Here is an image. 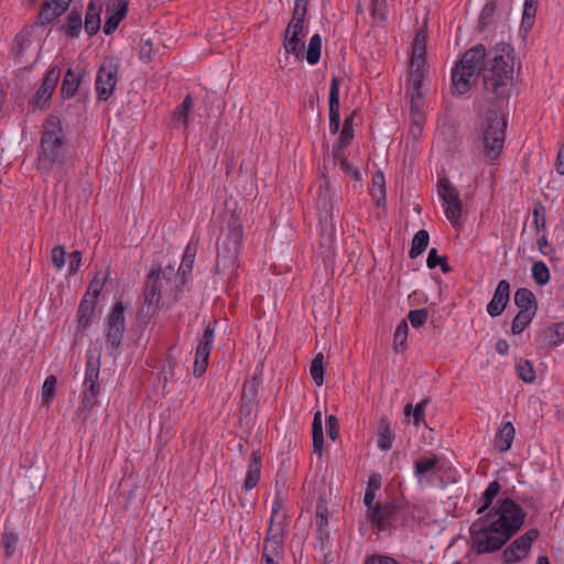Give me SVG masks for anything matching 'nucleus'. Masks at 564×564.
<instances>
[{
    "label": "nucleus",
    "instance_id": "nucleus-1",
    "mask_svg": "<svg viewBox=\"0 0 564 564\" xmlns=\"http://www.w3.org/2000/svg\"><path fill=\"white\" fill-rule=\"evenodd\" d=\"M481 73L487 93L496 99L509 98L514 74L512 46L501 42L489 51L482 44L467 50L452 68L453 91L458 95L468 93Z\"/></svg>",
    "mask_w": 564,
    "mask_h": 564
},
{
    "label": "nucleus",
    "instance_id": "nucleus-2",
    "mask_svg": "<svg viewBox=\"0 0 564 564\" xmlns=\"http://www.w3.org/2000/svg\"><path fill=\"white\" fill-rule=\"evenodd\" d=\"M525 517L522 507L511 498L498 499L496 506L470 527L476 553L500 550L522 528Z\"/></svg>",
    "mask_w": 564,
    "mask_h": 564
},
{
    "label": "nucleus",
    "instance_id": "nucleus-3",
    "mask_svg": "<svg viewBox=\"0 0 564 564\" xmlns=\"http://www.w3.org/2000/svg\"><path fill=\"white\" fill-rule=\"evenodd\" d=\"M73 158L61 119L50 115L43 123L36 159L37 171L44 176L53 175L61 181L63 171L73 164Z\"/></svg>",
    "mask_w": 564,
    "mask_h": 564
},
{
    "label": "nucleus",
    "instance_id": "nucleus-4",
    "mask_svg": "<svg viewBox=\"0 0 564 564\" xmlns=\"http://www.w3.org/2000/svg\"><path fill=\"white\" fill-rule=\"evenodd\" d=\"M405 524L401 517V506L394 500H378L370 510L360 511L357 519V530L361 538L378 539L382 533L392 534L399 527Z\"/></svg>",
    "mask_w": 564,
    "mask_h": 564
},
{
    "label": "nucleus",
    "instance_id": "nucleus-5",
    "mask_svg": "<svg viewBox=\"0 0 564 564\" xmlns=\"http://www.w3.org/2000/svg\"><path fill=\"white\" fill-rule=\"evenodd\" d=\"M243 228L240 219L231 214L221 229V239L217 247L216 267L223 270L234 268L240 253Z\"/></svg>",
    "mask_w": 564,
    "mask_h": 564
},
{
    "label": "nucleus",
    "instance_id": "nucleus-6",
    "mask_svg": "<svg viewBox=\"0 0 564 564\" xmlns=\"http://www.w3.org/2000/svg\"><path fill=\"white\" fill-rule=\"evenodd\" d=\"M480 131L484 155L488 162L495 163L503 148L506 122L496 111H488Z\"/></svg>",
    "mask_w": 564,
    "mask_h": 564
},
{
    "label": "nucleus",
    "instance_id": "nucleus-7",
    "mask_svg": "<svg viewBox=\"0 0 564 564\" xmlns=\"http://www.w3.org/2000/svg\"><path fill=\"white\" fill-rule=\"evenodd\" d=\"M119 59L106 57L96 72L95 93L98 101H108L115 94L119 80Z\"/></svg>",
    "mask_w": 564,
    "mask_h": 564
},
{
    "label": "nucleus",
    "instance_id": "nucleus-8",
    "mask_svg": "<svg viewBox=\"0 0 564 564\" xmlns=\"http://www.w3.org/2000/svg\"><path fill=\"white\" fill-rule=\"evenodd\" d=\"M127 305L122 301L113 304L109 313L106 329V346L110 354H119L126 334L124 311Z\"/></svg>",
    "mask_w": 564,
    "mask_h": 564
},
{
    "label": "nucleus",
    "instance_id": "nucleus-9",
    "mask_svg": "<svg viewBox=\"0 0 564 564\" xmlns=\"http://www.w3.org/2000/svg\"><path fill=\"white\" fill-rule=\"evenodd\" d=\"M172 274L173 270L171 269V272H169V268L163 271L161 268H155L148 273L143 291L148 313L154 314L162 307V291L164 284L171 281L170 275Z\"/></svg>",
    "mask_w": 564,
    "mask_h": 564
},
{
    "label": "nucleus",
    "instance_id": "nucleus-10",
    "mask_svg": "<svg viewBox=\"0 0 564 564\" xmlns=\"http://www.w3.org/2000/svg\"><path fill=\"white\" fill-rule=\"evenodd\" d=\"M100 361L88 357L85 364L84 390L82 393L80 410L88 414L96 405L100 393L99 380Z\"/></svg>",
    "mask_w": 564,
    "mask_h": 564
},
{
    "label": "nucleus",
    "instance_id": "nucleus-11",
    "mask_svg": "<svg viewBox=\"0 0 564 564\" xmlns=\"http://www.w3.org/2000/svg\"><path fill=\"white\" fill-rule=\"evenodd\" d=\"M216 324V321L204 323V330L195 349L193 364V375L195 378L203 377L207 371L209 356L215 341Z\"/></svg>",
    "mask_w": 564,
    "mask_h": 564
},
{
    "label": "nucleus",
    "instance_id": "nucleus-12",
    "mask_svg": "<svg viewBox=\"0 0 564 564\" xmlns=\"http://www.w3.org/2000/svg\"><path fill=\"white\" fill-rule=\"evenodd\" d=\"M437 194L442 202V207L446 218L449 220L452 226L456 227L459 223L463 210L458 189L447 177H442L438 181Z\"/></svg>",
    "mask_w": 564,
    "mask_h": 564
},
{
    "label": "nucleus",
    "instance_id": "nucleus-13",
    "mask_svg": "<svg viewBox=\"0 0 564 564\" xmlns=\"http://www.w3.org/2000/svg\"><path fill=\"white\" fill-rule=\"evenodd\" d=\"M286 511L281 491L274 494L267 539L284 543L286 538Z\"/></svg>",
    "mask_w": 564,
    "mask_h": 564
},
{
    "label": "nucleus",
    "instance_id": "nucleus-14",
    "mask_svg": "<svg viewBox=\"0 0 564 564\" xmlns=\"http://www.w3.org/2000/svg\"><path fill=\"white\" fill-rule=\"evenodd\" d=\"M61 77V69L58 66L51 67L33 97L29 100V106L43 110L47 107L51 97L57 86Z\"/></svg>",
    "mask_w": 564,
    "mask_h": 564
},
{
    "label": "nucleus",
    "instance_id": "nucleus-15",
    "mask_svg": "<svg viewBox=\"0 0 564 564\" xmlns=\"http://www.w3.org/2000/svg\"><path fill=\"white\" fill-rule=\"evenodd\" d=\"M539 530L530 529L516 540L503 551L505 562L516 563L524 558L532 546V543L538 539Z\"/></svg>",
    "mask_w": 564,
    "mask_h": 564
},
{
    "label": "nucleus",
    "instance_id": "nucleus-16",
    "mask_svg": "<svg viewBox=\"0 0 564 564\" xmlns=\"http://www.w3.org/2000/svg\"><path fill=\"white\" fill-rule=\"evenodd\" d=\"M128 13L127 0H109L106 9V21L104 24V33L106 35L112 34L119 23L124 19Z\"/></svg>",
    "mask_w": 564,
    "mask_h": 564
},
{
    "label": "nucleus",
    "instance_id": "nucleus-17",
    "mask_svg": "<svg viewBox=\"0 0 564 564\" xmlns=\"http://www.w3.org/2000/svg\"><path fill=\"white\" fill-rule=\"evenodd\" d=\"M510 301V283L507 280H500L494 292V295L487 304L486 311L490 317L500 316Z\"/></svg>",
    "mask_w": 564,
    "mask_h": 564
},
{
    "label": "nucleus",
    "instance_id": "nucleus-18",
    "mask_svg": "<svg viewBox=\"0 0 564 564\" xmlns=\"http://www.w3.org/2000/svg\"><path fill=\"white\" fill-rule=\"evenodd\" d=\"M329 132L336 134L340 129V101H339V80L334 76L329 85Z\"/></svg>",
    "mask_w": 564,
    "mask_h": 564
},
{
    "label": "nucleus",
    "instance_id": "nucleus-19",
    "mask_svg": "<svg viewBox=\"0 0 564 564\" xmlns=\"http://www.w3.org/2000/svg\"><path fill=\"white\" fill-rule=\"evenodd\" d=\"M262 459L260 451H252L249 457L248 469L243 481V489L249 491L257 487L261 477Z\"/></svg>",
    "mask_w": 564,
    "mask_h": 564
},
{
    "label": "nucleus",
    "instance_id": "nucleus-20",
    "mask_svg": "<svg viewBox=\"0 0 564 564\" xmlns=\"http://www.w3.org/2000/svg\"><path fill=\"white\" fill-rule=\"evenodd\" d=\"M516 436V429L512 422L503 423L495 434L494 447L500 453L509 451Z\"/></svg>",
    "mask_w": 564,
    "mask_h": 564
},
{
    "label": "nucleus",
    "instance_id": "nucleus-21",
    "mask_svg": "<svg viewBox=\"0 0 564 564\" xmlns=\"http://www.w3.org/2000/svg\"><path fill=\"white\" fill-rule=\"evenodd\" d=\"M283 553L284 543L264 538L260 564H280Z\"/></svg>",
    "mask_w": 564,
    "mask_h": 564
},
{
    "label": "nucleus",
    "instance_id": "nucleus-22",
    "mask_svg": "<svg viewBox=\"0 0 564 564\" xmlns=\"http://www.w3.org/2000/svg\"><path fill=\"white\" fill-rule=\"evenodd\" d=\"M64 12L57 11V8L52 7L51 2H44L41 6L36 20L30 25L31 31L37 32L40 29L47 28L55 19L61 17Z\"/></svg>",
    "mask_w": 564,
    "mask_h": 564
},
{
    "label": "nucleus",
    "instance_id": "nucleus-23",
    "mask_svg": "<svg viewBox=\"0 0 564 564\" xmlns=\"http://www.w3.org/2000/svg\"><path fill=\"white\" fill-rule=\"evenodd\" d=\"M100 12L101 4L90 0L87 6L84 23L85 31L89 36H94L100 29Z\"/></svg>",
    "mask_w": 564,
    "mask_h": 564
},
{
    "label": "nucleus",
    "instance_id": "nucleus-24",
    "mask_svg": "<svg viewBox=\"0 0 564 564\" xmlns=\"http://www.w3.org/2000/svg\"><path fill=\"white\" fill-rule=\"evenodd\" d=\"M438 464L436 455L432 454L430 457H423L414 462L413 473L419 484H430L431 480L426 478V475L432 471Z\"/></svg>",
    "mask_w": 564,
    "mask_h": 564
},
{
    "label": "nucleus",
    "instance_id": "nucleus-25",
    "mask_svg": "<svg viewBox=\"0 0 564 564\" xmlns=\"http://www.w3.org/2000/svg\"><path fill=\"white\" fill-rule=\"evenodd\" d=\"M514 304L521 312L536 313L538 303L533 292L527 288H520L514 293Z\"/></svg>",
    "mask_w": 564,
    "mask_h": 564
},
{
    "label": "nucleus",
    "instance_id": "nucleus-26",
    "mask_svg": "<svg viewBox=\"0 0 564 564\" xmlns=\"http://www.w3.org/2000/svg\"><path fill=\"white\" fill-rule=\"evenodd\" d=\"M312 441H313V452L318 456L323 455L324 452V431H323V420L322 412L316 411L314 413L313 422H312Z\"/></svg>",
    "mask_w": 564,
    "mask_h": 564
},
{
    "label": "nucleus",
    "instance_id": "nucleus-27",
    "mask_svg": "<svg viewBox=\"0 0 564 564\" xmlns=\"http://www.w3.org/2000/svg\"><path fill=\"white\" fill-rule=\"evenodd\" d=\"M500 489L501 486L497 480H492L489 482L480 498L481 505L477 509V514L484 517L486 512H488L491 509V505L495 498L498 496Z\"/></svg>",
    "mask_w": 564,
    "mask_h": 564
},
{
    "label": "nucleus",
    "instance_id": "nucleus-28",
    "mask_svg": "<svg viewBox=\"0 0 564 564\" xmlns=\"http://www.w3.org/2000/svg\"><path fill=\"white\" fill-rule=\"evenodd\" d=\"M82 76L75 74L72 68H68L64 75L61 93L64 99L73 98L80 85Z\"/></svg>",
    "mask_w": 564,
    "mask_h": 564
},
{
    "label": "nucleus",
    "instance_id": "nucleus-29",
    "mask_svg": "<svg viewBox=\"0 0 564 564\" xmlns=\"http://www.w3.org/2000/svg\"><path fill=\"white\" fill-rule=\"evenodd\" d=\"M82 28L83 19L80 12L72 10L61 29L68 37L75 39L79 36Z\"/></svg>",
    "mask_w": 564,
    "mask_h": 564
},
{
    "label": "nucleus",
    "instance_id": "nucleus-30",
    "mask_svg": "<svg viewBox=\"0 0 564 564\" xmlns=\"http://www.w3.org/2000/svg\"><path fill=\"white\" fill-rule=\"evenodd\" d=\"M304 37L305 36L295 34L286 35L285 33L283 41L285 52L288 54L294 55L297 59H304Z\"/></svg>",
    "mask_w": 564,
    "mask_h": 564
},
{
    "label": "nucleus",
    "instance_id": "nucleus-31",
    "mask_svg": "<svg viewBox=\"0 0 564 564\" xmlns=\"http://www.w3.org/2000/svg\"><path fill=\"white\" fill-rule=\"evenodd\" d=\"M95 306L96 301L87 299V295H84L77 310L78 324L83 328H87L89 326Z\"/></svg>",
    "mask_w": 564,
    "mask_h": 564
},
{
    "label": "nucleus",
    "instance_id": "nucleus-32",
    "mask_svg": "<svg viewBox=\"0 0 564 564\" xmlns=\"http://www.w3.org/2000/svg\"><path fill=\"white\" fill-rule=\"evenodd\" d=\"M305 14H306V9L303 8V10L300 12L299 4L296 3L294 13H293V18L290 21V23L285 30L286 35L295 34V35L306 36L307 31L305 30V26H304Z\"/></svg>",
    "mask_w": 564,
    "mask_h": 564
},
{
    "label": "nucleus",
    "instance_id": "nucleus-33",
    "mask_svg": "<svg viewBox=\"0 0 564 564\" xmlns=\"http://www.w3.org/2000/svg\"><path fill=\"white\" fill-rule=\"evenodd\" d=\"M394 442V435L390 429V425L386 421H381L378 425L377 433V445L381 451H389L392 448Z\"/></svg>",
    "mask_w": 564,
    "mask_h": 564
},
{
    "label": "nucleus",
    "instance_id": "nucleus-34",
    "mask_svg": "<svg viewBox=\"0 0 564 564\" xmlns=\"http://www.w3.org/2000/svg\"><path fill=\"white\" fill-rule=\"evenodd\" d=\"M429 241H430L429 232L425 229L419 230L412 239L411 248L409 251V257L411 259H415L420 254H422L426 250V248L429 246Z\"/></svg>",
    "mask_w": 564,
    "mask_h": 564
},
{
    "label": "nucleus",
    "instance_id": "nucleus-35",
    "mask_svg": "<svg viewBox=\"0 0 564 564\" xmlns=\"http://www.w3.org/2000/svg\"><path fill=\"white\" fill-rule=\"evenodd\" d=\"M322 51V37L318 33L312 35L308 42L306 53L304 52V58L310 65H315L321 58Z\"/></svg>",
    "mask_w": 564,
    "mask_h": 564
},
{
    "label": "nucleus",
    "instance_id": "nucleus-36",
    "mask_svg": "<svg viewBox=\"0 0 564 564\" xmlns=\"http://www.w3.org/2000/svg\"><path fill=\"white\" fill-rule=\"evenodd\" d=\"M324 356L322 352H318L312 360L310 366V375L312 380L317 387L323 386L324 376H325V367H324Z\"/></svg>",
    "mask_w": 564,
    "mask_h": 564
},
{
    "label": "nucleus",
    "instance_id": "nucleus-37",
    "mask_svg": "<svg viewBox=\"0 0 564 564\" xmlns=\"http://www.w3.org/2000/svg\"><path fill=\"white\" fill-rule=\"evenodd\" d=\"M57 379L55 376H47L43 382L41 391V402L43 405L50 406L56 394Z\"/></svg>",
    "mask_w": 564,
    "mask_h": 564
},
{
    "label": "nucleus",
    "instance_id": "nucleus-38",
    "mask_svg": "<svg viewBox=\"0 0 564 564\" xmlns=\"http://www.w3.org/2000/svg\"><path fill=\"white\" fill-rule=\"evenodd\" d=\"M549 346L556 347L564 343V322H558L545 329Z\"/></svg>",
    "mask_w": 564,
    "mask_h": 564
},
{
    "label": "nucleus",
    "instance_id": "nucleus-39",
    "mask_svg": "<svg viewBox=\"0 0 564 564\" xmlns=\"http://www.w3.org/2000/svg\"><path fill=\"white\" fill-rule=\"evenodd\" d=\"M535 314L519 311L511 323V332L513 335H520L532 322Z\"/></svg>",
    "mask_w": 564,
    "mask_h": 564
},
{
    "label": "nucleus",
    "instance_id": "nucleus-40",
    "mask_svg": "<svg viewBox=\"0 0 564 564\" xmlns=\"http://www.w3.org/2000/svg\"><path fill=\"white\" fill-rule=\"evenodd\" d=\"M532 278L539 285H545L549 283L551 274L547 265L543 261H535L532 264Z\"/></svg>",
    "mask_w": 564,
    "mask_h": 564
},
{
    "label": "nucleus",
    "instance_id": "nucleus-41",
    "mask_svg": "<svg viewBox=\"0 0 564 564\" xmlns=\"http://www.w3.org/2000/svg\"><path fill=\"white\" fill-rule=\"evenodd\" d=\"M1 544L6 557H12L18 549L19 535L15 532H6L2 536Z\"/></svg>",
    "mask_w": 564,
    "mask_h": 564
},
{
    "label": "nucleus",
    "instance_id": "nucleus-42",
    "mask_svg": "<svg viewBox=\"0 0 564 564\" xmlns=\"http://www.w3.org/2000/svg\"><path fill=\"white\" fill-rule=\"evenodd\" d=\"M426 61H411V73L409 84L422 86L425 74Z\"/></svg>",
    "mask_w": 564,
    "mask_h": 564
},
{
    "label": "nucleus",
    "instance_id": "nucleus-43",
    "mask_svg": "<svg viewBox=\"0 0 564 564\" xmlns=\"http://www.w3.org/2000/svg\"><path fill=\"white\" fill-rule=\"evenodd\" d=\"M316 529H328V508L324 500H318L315 511Z\"/></svg>",
    "mask_w": 564,
    "mask_h": 564
},
{
    "label": "nucleus",
    "instance_id": "nucleus-44",
    "mask_svg": "<svg viewBox=\"0 0 564 564\" xmlns=\"http://www.w3.org/2000/svg\"><path fill=\"white\" fill-rule=\"evenodd\" d=\"M518 377L525 383H532L536 376L532 364L529 360H523L517 366Z\"/></svg>",
    "mask_w": 564,
    "mask_h": 564
},
{
    "label": "nucleus",
    "instance_id": "nucleus-45",
    "mask_svg": "<svg viewBox=\"0 0 564 564\" xmlns=\"http://www.w3.org/2000/svg\"><path fill=\"white\" fill-rule=\"evenodd\" d=\"M410 87L406 91V96L410 98L411 110L424 107V97L421 91L422 86L409 84Z\"/></svg>",
    "mask_w": 564,
    "mask_h": 564
},
{
    "label": "nucleus",
    "instance_id": "nucleus-46",
    "mask_svg": "<svg viewBox=\"0 0 564 564\" xmlns=\"http://www.w3.org/2000/svg\"><path fill=\"white\" fill-rule=\"evenodd\" d=\"M314 546L321 551H326L330 547V534L328 529H316Z\"/></svg>",
    "mask_w": 564,
    "mask_h": 564
},
{
    "label": "nucleus",
    "instance_id": "nucleus-47",
    "mask_svg": "<svg viewBox=\"0 0 564 564\" xmlns=\"http://www.w3.org/2000/svg\"><path fill=\"white\" fill-rule=\"evenodd\" d=\"M539 2L525 0L523 6L522 24L531 26L536 15Z\"/></svg>",
    "mask_w": 564,
    "mask_h": 564
},
{
    "label": "nucleus",
    "instance_id": "nucleus-48",
    "mask_svg": "<svg viewBox=\"0 0 564 564\" xmlns=\"http://www.w3.org/2000/svg\"><path fill=\"white\" fill-rule=\"evenodd\" d=\"M533 224L538 232L546 228L545 208L542 204H536L533 209Z\"/></svg>",
    "mask_w": 564,
    "mask_h": 564
},
{
    "label": "nucleus",
    "instance_id": "nucleus-49",
    "mask_svg": "<svg viewBox=\"0 0 564 564\" xmlns=\"http://www.w3.org/2000/svg\"><path fill=\"white\" fill-rule=\"evenodd\" d=\"M195 256V248H192L191 245H187L178 271H183L184 274L186 272H191L194 265Z\"/></svg>",
    "mask_w": 564,
    "mask_h": 564
},
{
    "label": "nucleus",
    "instance_id": "nucleus-50",
    "mask_svg": "<svg viewBox=\"0 0 564 564\" xmlns=\"http://www.w3.org/2000/svg\"><path fill=\"white\" fill-rule=\"evenodd\" d=\"M191 107H192V97L189 95H187L183 99L182 104L180 106H177V108L175 109L174 120L185 123L187 120V113H188V110L191 109Z\"/></svg>",
    "mask_w": 564,
    "mask_h": 564
},
{
    "label": "nucleus",
    "instance_id": "nucleus-51",
    "mask_svg": "<svg viewBox=\"0 0 564 564\" xmlns=\"http://www.w3.org/2000/svg\"><path fill=\"white\" fill-rule=\"evenodd\" d=\"M427 312L424 308L411 310L408 314V318L414 328L423 326L427 321Z\"/></svg>",
    "mask_w": 564,
    "mask_h": 564
},
{
    "label": "nucleus",
    "instance_id": "nucleus-52",
    "mask_svg": "<svg viewBox=\"0 0 564 564\" xmlns=\"http://www.w3.org/2000/svg\"><path fill=\"white\" fill-rule=\"evenodd\" d=\"M425 39L416 35L412 45V58L411 61H425Z\"/></svg>",
    "mask_w": 564,
    "mask_h": 564
},
{
    "label": "nucleus",
    "instance_id": "nucleus-53",
    "mask_svg": "<svg viewBox=\"0 0 564 564\" xmlns=\"http://www.w3.org/2000/svg\"><path fill=\"white\" fill-rule=\"evenodd\" d=\"M51 260H52L53 265L57 270L63 269L65 265V261H66V251H65L64 247L55 246L51 251Z\"/></svg>",
    "mask_w": 564,
    "mask_h": 564
},
{
    "label": "nucleus",
    "instance_id": "nucleus-54",
    "mask_svg": "<svg viewBox=\"0 0 564 564\" xmlns=\"http://www.w3.org/2000/svg\"><path fill=\"white\" fill-rule=\"evenodd\" d=\"M107 278H104L102 280L98 279V276H95L89 285H88V289H87V292L85 295H87V299H90V300H94L96 301L100 294V292L102 291V288H104V284H105V280Z\"/></svg>",
    "mask_w": 564,
    "mask_h": 564
},
{
    "label": "nucleus",
    "instance_id": "nucleus-55",
    "mask_svg": "<svg viewBox=\"0 0 564 564\" xmlns=\"http://www.w3.org/2000/svg\"><path fill=\"white\" fill-rule=\"evenodd\" d=\"M409 326L405 319L401 321L394 332V344L404 346L408 339Z\"/></svg>",
    "mask_w": 564,
    "mask_h": 564
},
{
    "label": "nucleus",
    "instance_id": "nucleus-56",
    "mask_svg": "<svg viewBox=\"0 0 564 564\" xmlns=\"http://www.w3.org/2000/svg\"><path fill=\"white\" fill-rule=\"evenodd\" d=\"M326 431L327 435L332 441H336L339 436V422L335 415H328L326 417Z\"/></svg>",
    "mask_w": 564,
    "mask_h": 564
},
{
    "label": "nucleus",
    "instance_id": "nucleus-57",
    "mask_svg": "<svg viewBox=\"0 0 564 564\" xmlns=\"http://www.w3.org/2000/svg\"><path fill=\"white\" fill-rule=\"evenodd\" d=\"M362 564H400L395 558L383 554L366 556Z\"/></svg>",
    "mask_w": 564,
    "mask_h": 564
},
{
    "label": "nucleus",
    "instance_id": "nucleus-58",
    "mask_svg": "<svg viewBox=\"0 0 564 564\" xmlns=\"http://www.w3.org/2000/svg\"><path fill=\"white\" fill-rule=\"evenodd\" d=\"M427 403L429 401L427 400H423L421 402H419L414 409H413V424L414 426H420L423 422H424V419H425V409L427 406Z\"/></svg>",
    "mask_w": 564,
    "mask_h": 564
},
{
    "label": "nucleus",
    "instance_id": "nucleus-59",
    "mask_svg": "<svg viewBox=\"0 0 564 564\" xmlns=\"http://www.w3.org/2000/svg\"><path fill=\"white\" fill-rule=\"evenodd\" d=\"M34 33L31 31L30 26L24 28L20 33L15 36L14 42L19 46V53H22L24 48H26L31 41L29 39L30 34Z\"/></svg>",
    "mask_w": 564,
    "mask_h": 564
},
{
    "label": "nucleus",
    "instance_id": "nucleus-60",
    "mask_svg": "<svg viewBox=\"0 0 564 564\" xmlns=\"http://www.w3.org/2000/svg\"><path fill=\"white\" fill-rule=\"evenodd\" d=\"M83 254L82 251L75 250L69 254V264H68V273L73 275L77 273L82 265Z\"/></svg>",
    "mask_w": 564,
    "mask_h": 564
},
{
    "label": "nucleus",
    "instance_id": "nucleus-61",
    "mask_svg": "<svg viewBox=\"0 0 564 564\" xmlns=\"http://www.w3.org/2000/svg\"><path fill=\"white\" fill-rule=\"evenodd\" d=\"M339 169L350 178L356 181L360 180L361 174L359 169L349 162L348 159L339 165Z\"/></svg>",
    "mask_w": 564,
    "mask_h": 564
},
{
    "label": "nucleus",
    "instance_id": "nucleus-62",
    "mask_svg": "<svg viewBox=\"0 0 564 564\" xmlns=\"http://www.w3.org/2000/svg\"><path fill=\"white\" fill-rule=\"evenodd\" d=\"M346 148L347 147H340V144L337 143L333 144L332 156L334 163L338 166L347 160Z\"/></svg>",
    "mask_w": 564,
    "mask_h": 564
},
{
    "label": "nucleus",
    "instance_id": "nucleus-63",
    "mask_svg": "<svg viewBox=\"0 0 564 564\" xmlns=\"http://www.w3.org/2000/svg\"><path fill=\"white\" fill-rule=\"evenodd\" d=\"M354 137H355L354 129H348V128L343 127L340 130V134L335 143L340 144V147H348L351 143Z\"/></svg>",
    "mask_w": 564,
    "mask_h": 564
},
{
    "label": "nucleus",
    "instance_id": "nucleus-64",
    "mask_svg": "<svg viewBox=\"0 0 564 564\" xmlns=\"http://www.w3.org/2000/svg\"><path fill=\"white\" fill-rule=\"evenodd\" d=\"M446 258L438 256L437 250L435 248H432L427 254L426 265L429 269H435Z\"/></svg>",
    "mask_w": 564,
    "mask_h": 564
}]
</instances>
